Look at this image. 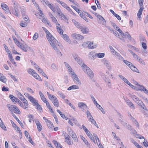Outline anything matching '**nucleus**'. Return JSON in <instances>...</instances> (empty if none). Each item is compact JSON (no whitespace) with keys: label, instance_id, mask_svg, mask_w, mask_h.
Masks as SVG:
<instances>
[{"label":"nucleus","instance_id":"603ef678","mask_svg":"<svg viewBox=\"0 0 148 148\" xmlns=\"http://www.w3.org/2000/svg\"><path fill=\"white\" fill-rule=\"evenodd\" d=\"M72 36H73V37H83L81 35L77 34L76 33H74L72 34Z\"/></svg>","mask_w":148,"mask_h":148},{"label":"nucleus","instance_id":"473e14b6","mask_svg":"<svg viewBox=\"0 0 148 148\" xmlns=\"http://www.w3.org/2000/svg\"><path fill=\"white\" fill-rule=\"evenodd\" d=\"M127 103L132 109L134 108V106L133 104L131 102L128 101L127 102Z\"/></svg>","mask_w":148,"mask_h":148},{"label":"nucleus","instance_id":"09e8293b","mask_svg":"<svg viewBox=\"0 0 148 148\" xmlns=\"http://www.w3.org/2000/svg\"><path fill=\"white\" fill-rule=\"evenodd\" d=\"M45 31L46 34V37H53L52 35L47 30H46Z\"/></svg>","mask_w":148,"mask_h":148},{"label":"nucleus","instance_id":"3c124183","mask_svg":"<svg viewBox=\"0 0 148 148\" xmlns=\"http://www.w3.org/2000/svg\"><path fill=\"white\" fill-rule=\"evenodd\" d=\"M124 36L125 37H131V36L128 32H125L124 34H123L122 36Z\"/></svg>","mask_w":148,"mask_h":148},{"label":"nucleus","instance_id":"c756f323","mask_svg":"<svg viewBox=\"0 0 148 148\" xmlns=\"http://www.w3.org/2000/svg\"><path fill=\"white\" fill-rule=\"evenodd\" d=\"M104 64L106 66L107 68L108 69H110L111 67L110 65L109 62L107 60L104 61Z\"/></svg>","mask_w":148,"mask_h":148},{"label":"nucleus","instance_id":"b1692460","mask_svg":"<svg viewBox=\"0 0 148 148\" xmlns=\"http://www.w3.org/2000/svg\"><path fill=\"white\" fill-rule=\"evenodd\" d=\"M72 21L74 23L75 25L77 27V28H79V27H81V24L75 20L73 19L72 20Z\"/></svg>","mask_w":148,"mask_h":148},{"label":"nucleus","instance_id":"20e7f679","mask_svg":"<svg viewBox=\"0 0 148 148\" xmlns=\"http://www.w3.org/2000/svg\"><path fill=\"white\" fill-rule=\"evenodd\" d=\"M19 47L22 50L25 52H27V50H29L30 52H34L33 50L29 46L26 44L23 45L21 44L19 46Z\"/></svg>","mask_w":148,"mask_h":148},{"label":"nucleus","instance_id":"423d86ee","mask_svg":"<svg viewBox=\"0 0 148 148\" xmlns=\"http://www.w3.org/2000/svg\"><path fill=\"white\" fill-rule=\"evenodd\" d=\"M18 8H13L12 7H10V9L12 13L14 15L17 16H19L20 13L19 11Z\"/></svg>","mask_w":148,"mask_h":148},{"label":"nucleus","instance_id":"e433bc0d","mask_svg":"<svg viewBox=\"0 0 148 148\" xmlns=\"http://www.w3.org/2000/svg\"><path fill=\"white\" fill-rule=\"evenodd\" d=\"M90 121V122L92 124H93L96 127H97V128H98L99 127L98 126V125L97 123L93 119V118H92L90 121Z\"/></svg>","mask_w":148,"mask_h":148},{"label":"nucleus","instance_id":"58836bf2","mask_svg":"<svg viewBox=\"0 0 148 148\" xmlns=\"http://www.w3.org/2000/svg\"><path fill=\"white\" fill-rule=\"evenodd\" d=\"M27 72L29 74L32 75L35 73V71L32 69H29L27 70Z\"/></svg>","mask_w":148,"mask_h":148},{"label":"nucleus","instance_id":"dca6fc26","mask_svg":"<svg viewBox=\"0 0 148 148\" xmlns=\"http://www.w3.org/2000/svg\"><path fill=\"white\" fill-rule=\"evenodd\" d=\"M1 6L2 8L7 12H9L10 10L9 9L8 6L5 4H1Z\"/></svg>","mask_w":148,"mask_h":148},{"label":"nucleus","instance_id":"f8f14e48","mask_svg":"<svg viewBox=\"0 0 148 148\" xmlns=\"http://www.w3.org/2000/svg\"><path fill=\"white\" fill-rule=\"evenodd\" d=\"M12 116H13L15 119L18 122V123L20 125L21 127H23L24 126L23 124V123L21 121L18 119L16 116L15 114H14V113H12Z\"/></svg>","mask_w":148,"mask_h":148},{"label":"nucleus","instance_id":"6e6d98bb","mask_svg":"<svg viewBox=\"0 0 148 148\" xmlns=\"http://www.w3.org/2000/svg\"><path fill=\"white\" fill-rule=\"evenodd\" d=\"M15 130H17V132H18L19 134L21 135V136H22V133L20 128L16 126V127H15Z\"/></svg>","mask_w":148,"mask_h":148},{"label":"nucleus","instance_id":"864d4df0","mask_svg":"<svg viewBox=\"0 0 148 148\" xmlns=\"http://www.w3.org/2000/svg\"><path fill=\"white\" fill-rule=\"evenodd\" d=\"M138 62H140V63L143 65H145V63L144 60H143L142 59L140 58H138V60H137Z\"/></svg>","mask_w":148,"mask_h":148},{"label":"nucleus","instance_id":"f3484780","mask_svg":"<svg viewBox=\"0 0 148 148\" xmlns=\"http://www.w3.org/2000/svg\"><path fill=\"white\" fill-rule=\"evenodd\" d=\"M46 123H47V126L49 128L52 129L53 127L52 123L49 120H47Z\"/></svg>","mask_w":148,"mask_h":148},{"label":"nucleus","instance_id":"393cba45","mask_svg":"<svg viewBox=\"0 0 148 148\" xmlns=\"http://www.w3.org/2000/svg\"><path fill=\"white\" fill-rule=\"evenodd\" d=\"M87 116L88 119L89 121H90L91 119L93 118L90 112L88 110L86 111Z\"/></svg>","mask_w":148,"mask_h":148},{"label":"nucleus","instance_id":"4d7b16f0","mask_svg":"<svg viewBox=\"0 0 148 148\" xmlns=\"http://www.w3.org/2000/svg\"><path fill=\"white\" fill-rule=\"evenodd\" d=\"M2 90L3 91H8L9 90V88L7 87H6L5 86H3L2 88Z\"/></svg>","mask_w":148,"mask_h":148},{"label":"nucleus","instance_id":"2f4dec72","mask_svg":"<svg viewBox=\"0 0 148 148\" xmlns=\"http://www.w3.org/2000/svg\"><path fill=\"white\" fill-rule=\"evenodd\" d=\"M0 80L3 83H5L7 81V79L3 75L1 77H0Z\"/></svg>","mask_w":148,"mask_h":148},{"label":"nucleus","instance_id":"37998d69","mask_svg":"<svg viewBox=\"0 0 148 148\" xmlns=\"http://www.w3.org/2000/svg\"><path fill=\"white\" fill-rule=\"evenodd\" d=\"M21 13L22 14V16H23L26 15V12H25V10L24 8H21Z\"/></svg>","mask_w":148,"mask_h":148},{"label":"nucleus","instance_id":"cd10ccee","mask_svg":"<svg viewBox=\"0 0 148 148\" xmlns=\"http://www.w3.org/2000/svg\"><path fill=\"white\" fill-rule=\"evenodd\" d=\"M130 140L136 147H139V145L138 144V143H137L135 140H134L132 138H130Z\"/></svg>","mask_w":148,"mask_h":148},{"label":"nucleus","instance_id":"4c0bfd02","mask_svg":"<svg viewBox=\"0 0 148 148\" xmlns=\"http://www.w3.org/2000/svg\"><path fill=\"white\" fill-rule=\"evenodd\" d=\"M103 79L104 80L106 83H107L109 84H110V80L108 77H103Z\"/></svg>","mask_w":148,"mask_h":148},{"label":"nucleus","instance_id":"338daca9","mask_svg":"<svg viewBox=\"0 0 148 148\" xmlns=\"http://www.w3.org/2000/svg\"><path fill=\"white\" fill-rule=\"evenodd\" d=\"M63 39L67 42L69 43H71V40H70L69 38H63Z\"/></svg>","mask_w":148,"mask_h":148},{"label":"nucleus","instance_id":"39448f33","mask_svg":"<svg viewBox=\"0 0 148 148\" xmlns=\"http://www.w3.org/2000/svg\"><path fill=\"white\" fill-rule=\"evenodd\" d=\"M71 69V71L70 73L72 75V77L73 79V80L79 84L80 85L81 84V82L79 80L77 75L72 71V69Z\"/></svg>","mask_w":148,"mask_h":148},{"label":"nucleus","instance_id":"680f3d73","mask_svg":"<svg viewBox=\"0 0 148 148\" xmlns=\"http://www.w3.org/2000/svg\"><path fill=\"white\" fill-rule=\"evenodd\" d=\"M90 42V41H87L86 42H84L82 45V46L83 47H86L87 46H88V44Z\"/></svg>","mask_w":148,"mask_h":148},{"label":"nucleus","instance_id":"f257e3e1","mask_svg":"<svg viewBox=\"0 0 148 148\" xmlns=\"http://www.w3.org/2000/svg\"><path fill=\"white\" fill-rule=\"evenodd\" d=\"M72 56L75 60L82 66L84 72L87 74L89 77L93 78L94 76L93 72L83 62L82 59L76 53L73 54Z\"/></svg>","mask_w":148,"mask_h":148},{"label":"nucleus","instance_id":"72a5a7b5","mask_svg":"<svg viewBox=\"0 0 148 148\" xmlns=\"http://www.w3.org/2000/svg\"><path fill=\"white\" fill-rule=\"evenodd\" d=\"M23 17L24 20L26 21L25 22L27 23H29V18L27 16V15L23 16Z\"/></svg>","mask_w":148,"mask_h":148},{"label":"nucleus","instance_id":"1a4fd4ad","mask_svg":"<svg viewBox=\"0 0 148 148\" xmlns=\"http://www.w3.org/2000/svg\"><path fill=\"white\" fill-rule=\"evenodd\" d=\"M78 106L82 110V111L84 110L85 109L87 108L86 105L83 102L79 103H78Z\"/></svg>","mask_w":148,"mask_h":148},{"label":"nucleus","instance_id":"6e6552de","mask_svg":"<svg viewBox=\"0 0 148 148\" xmlns=\"http://www.w3.org/2000/svg\"><path fill=\"white\" fill-rule=\"evenodd\" d=\"M44 1H45V0ZM45 4L50 8L53 12H54L55 11L56 8L53 6L52 4H51L48 1H45Z\"/></svg>","mask_w":148,"mask_h":148},{"label":"nucleus","instance_id":"c9c22d12","mask_svg":"<svg viewBox=\"0 0 148 148\" xmlns=\"http://www.w3.org/2000/svg\"><path fill=\"white\" fill-rule=\"evenodd\" d=\"M66 9L68 10L71 14H73L75 16H76V14L73 12L71 9L68 6H67L66 8Z\"/></svg>","mask_w":148,"mask_h":148},{"label":"nucleus","instance_id":"f03ea898","mask_svg":"<svg viewBox=\"0 0 148 148\" xmlns=\"http://www.w3.org/2000/svg\"><path fill=\"white\" fill-rule=\"evenodd\" d=\"M7 107L8 108L9 110L12 112H13L14 113H17L18 114L21 113V112L18 108L15 105L8 104L7 105Z\"/></svg>","mask_w":148,"mask_h":148},{"label":"nucleus","instance_id":"a211bd4d","mask_svg":"<svg viewBox=\"0 0 148 148\" xmlns=\"http://www.w3.org/2000/svg\"><path fill=\"white\" fill-rule=\"evenodd\" d=\"M105 54L103 53H98L95 54V56L99 58H102L104 56Z\"/></svg>","mask_w":148,"mask_h":148},{"label":"nucleus","instance_id":"aec40b11","mask_svg":"<svg viewBox=\"0 0 148 148\" xmlns=\"http://www.w3.org/2000/svg\"><path fill=\"white\" fill-rule=\"evenodd\" d=\"M130 68L133 71L136 73H139V72L138 69L132 64V65L130 66Z\"/></svg>","mask_w":148,"mask_h":148},{"label":"nucleus","instance_id":"f704fd0d","mask_svg":"<svg viewBox=\"0 0 148 148\" xmlns=\"http://www.w3.org/2000/svg\"><path fill=\"white\" fill-rule=\"evenodd\" d=\"M65 141L69 145H72L73 144L72 139L71 138H70L67 141L65 140Z\"/></svg>","mask_w":148,"mask_h":148},{"label":"nucleus","instance_id":"a19ab883","mask_svg":"<svg viewBox=\"0 0 148 148\" xmlns=\"http://www.w3.org/2000/svg\"><path fill=\"white\" fill-rule=\"evenodd\" d=\"M3 45L6 52L8 53H11V51L8 49V46L5 44H4Z\"/></svg>","mask_w":148,"mask_h":148},{"label":"nucleus","instance_id":"a18cd8bd","mask_svg":"<svg viewBox=\"0 0 148 148\" xmlns=\"http://www.w3.org/2000/svg\"><path fill=\"white\" fill-rule=\"evenodd\" d=\"M90 96L94 104H97V101H96L95 98L92 95H90Z\"/></svg>","mask_w":148,"mask_h":148},{"label":"nucleus","instance_id":"bf43d9fd","mask_svg":"<svg viewBox=\"0 0 148 148\" xmlns=\"http://www.w3.org/2000/svg\"><path fill=\"white\" fill-rule=\"evenodd\" d=\"M29 99L32 103L35 101H36V99H35V98L31 96H30V97H29Z\"/></svg>","mask_w":148,"mask_h":148},{"label":"nucleus","instance_id":"9b49d317","mask_svg":"<svg viewBox=\"0 0 148 148\" xmlns=\"http://www.w3.org/2000/svg\"><path fill=\"white\" fill-rule=\"evenodd\" d=\"M79 28L81 29L82 32L84 34H86L88 32V29L87 28L83 27L81 25V27H79Z\"/></svg>","mask_w":148,"mask_h":148},{"label":"nucleus","instance_id":"13d9d810","mask_svg":"<svg viewBox=\"0 0 148 148\" xmlns=\"http://www.w3.org/2000/svg\"><path fill=\"white\" fill-rule=\"evenodd\" d=\"M64 64L65 65V66H66L67 68L69 70H70V71L71 70V69H72L71 67V66L69 65V64L67 63L66 62H64Z\"/></svg>","mask_w":148,"mask_h":148},{"label":"nucleus","instance_id":"5fc2aeb1","mask_svg":"<svg viewBox=\"0 0 148 148\" xmlns=\"http://www.w3.org/2000/svg\"><path fill=\"white\" fill-rule=\"evenodd\" d=\"M82 139L83 140L85 144L87 145L88 147L89 145H90V144L88 143V141L85 138H82Z\"/></svg>","mask_w":148,"mask_h":148},{"label":"nucleus","instance_id":"c85d7f7f","mask_svg":"<svg viewBox=\"0 0 148 148\" xmlns=\"http://www.w3.org/2000/svg\"><path fill=\"white\" fill-rule=\"evenodd\" d=\"M123 62L125 63L126 64L127 66H129V67H130V66H132V63L130 62L127 61V60H123Z\"/></svg>","mask_w":148,"mask_h":148},{"label":"nucleus","instance_id":"e2e57ef3","mask_svg":"<svg viewBox=\"0 0 148 148\" xmlns=\"http://www.w3.org/2000/svg\"><path fill=\"white\" fill-rule=\"evenodd\" d=\"M140 42L141 43H142V42L147 43V41L145 39V38H141L140 39Z\"/></svg>","mask_w":148,"mask_h":148},{"label":"nucleus","instance_id":"774afa93","mask_svg":"<svg viewBox=\"0 0 148 148\" xmlns=\"http://www.w3.org/2000/svg\"><path fill=\"white\" fill-rule=\"evenodd\" d=\"M82 128L84 130V131H85V132L86 133L87 132H88V131H89V130L86 128V127L84 125H82Z\"/></svg>","mask_w":148,"mask_h":148},{"label":"nucleus","instance_id":"2eb2a0df","mask_svg":"<svg viewBox=\"0 0 148 148\" xmlns=\"http://www.w3.org/2000/svg\"><path fill=\"white\" fill-rule=\"evenodd\" d=\"M93 42H92L90 41L88 46V48L89 49H92L95 48L97 47L96 45H93Z\"/></svg>","mask_w":148,"mask_h":148},{"label":"nucleus","instance_id":"69168bd1","mask_svg":"<svg viewBox=\"0 0 148 148\" xmlns=\"http://www.w3.org/2000/svg\"><path fill=\"white\" fill-rule=\"evenodd\" d=\"M71 7L73 8L76 11V12H78V11H80V10H79L78 8L75 6L73 5H71Z\"/></svg>","mask_w":148,"mask_h":148},{"label":"nucleus","instance_id":"79ce46f5","mask_svg":"<svg viewBox=\"0 0 148 148\" xmlns=\"http://www.w3.org/2000/svg\"><path fill=\"white\" fill-rule=\"evenodd\" d=\"M57 29L59 33L60 34L63 35V31L60 27L57 26Z\"/></svg>","mask_w":148,"mask_h":148},{"label":"nucleus","instance_id":"412c9836","mask_svg":"<svg viewBox=\"0 0 148 148\" xmlns=\"http://www.w3.org/2000/svg\"><path fill=\"white\" fill-rule=\"evenodd\" d=\"M10 99L12 100V102L14 104L16 103V101L17 98L16 97L13 95H9Z\"/></svg>","mask_w":148,"mask_h":148},{"label":"nucleus","instance_id":"8fccbe9b","mask_svg":"<svg viewBox=\"0 0 148 148\" xmlns=\"http://www.w3.org/2000/svg\"><path fill=\"white\" fill-rule=\"evenodd\" d=\"M58 93L60 97H61L63 99H64V98H65L66 96L62 92L59 91L58 92Z\"/></svg>","mask_w":148,"mask_h":148},{"label":"nucleus","instance_id":"4be33fe9","mask_svg":"<svg viewBox=\"0 0 148 148\" xmlns=\"http://www.w3.org/2000/svg\"><path fill=\"white\" fill-rule=\"evenodd\" d=\"M32 75L38 80H42L41 78L40 77L39 75H38L35 71V73H34L33 74H32Z\"/></svg>","mask_w":148,"mask_h":148},{"label":"nucleus","instance_id":"c03bdc74","mask_svg":"<svg viewBox=\"0 0 148 148\" xmlns=\"http://www.w3.org/2000/svg\"><path fill=\"white\" fill-rule=\"evenodd\" d=\"M109 48L111 50V51L113 55H114V54L116 53L117 52L115 51V50L113 48L112 46H110Z\"/></svg>","mask_w":148,"mask_h":148},{"label":"nucleus","instance_id":"a878e982","mask_svg":"<svg viewBox=\"0 0 148 148\" xmlns=\"http://www.w3.org/2000/svg\"><path fill=\"white\" fill-rule=\"evenodd\" d=\"M53 142L54 143L56 148H62L61 145L56 140H53Z\"/></svg>","mask_w":148,"mask_h":148},{"label":"nucleus","instance_id":"0e129e2a","mask_svg":"<svg viewBox=\"0 0 148 148\" xmlns=\"http://www.w3.org/2000/svg\"><path fill=\"white\" fill-rule=\"evenodd\" d=\"M143 0H138V3L140 7L142 6L143 5Z\"/></svg>","mask_w":148,"mask_h":148},{"label":"nucleus","instance_id":"de8ad7c7","mask_svg":"<svg viewBox=\"0 0 148 148\" xmlns=\"http://www.w3.org/2000/svg\"><path fill=\"white\" fill-rule=\"evenodd\" d=\"M0 127L3 130H6V127L4 125V124L3 123L2 121L0 125Z\"/></svg>","mask_w":148,"mask_h":148},{"label":"nucleus","instance_id":"7c9ffc66","mask_svg":"<svg viewBox=\"0 0 148 148\" xmlns=\"http://www.w3.org/2000/svg\"><path fill=\"white\" fill-rule=\"evenodd\" d=\"M27 23L23 21H21L20 24L21 26L23 27H25L27 26Z\"/></svg>","mask_w":148,"mask_h":148},{"label":"nucleus","instance_id":"bb28decb","mask_svg":"<svg viewBox=\"0 0 148 148\" xmlns=\"http://www.w3.org/2000/svg\"><path fill=\"white\" fill-rule=\"evenodd\" d=\"M118 59L120 60H124L123 58L118 53L116 52V53L114 55Z\"/></svg>","mask_w":148,"mask_h":148},{"label":"nucleus","instance_id":"5701e85b","mask_svg":"<svg viewBox=\"0 0 148 148\" xmlns=\"http://www.w3.org/2000/svg\"><path fill=\"white\" fill-rule=\"evenodd\" d=\"M54 99H55V100L53 101V103L56 107H58L59 106L58 100L56 96Z\"/></svg>","mask_w":148,"mask_h":148},{"label":"nucleus","instance_id":"49530a36","mask_svg":"<svg viewBox=\"0 0 148 148\" xmlns=\"http://www.w3.org/2000/svg\"><path fill=\"white\" fill-rule=\"evenodd\" d=\"M130 115L132 117V118H133V119L132 120V121H133V122L134 123L136 126V127H138L139 125L137 121L132 116L131 114H130Z\"/></svg>","mask_w":148,"mask_h":148},{"label":"nucleus","instance_id":"4468645a","mask_svg":"<svg viewBox=\"0 0 148 148\" xmlns=\"http://www.w3.org/2000/svg\"><path fill=\"white\" fill-rule=\"evenodd\" d=\"M57 111L60 114L62 118L66 119V120H67L68 119V118L63 113V112H61L59 110H57Z\"/></svg>","mask_w":148,"mask_h":148},{"label":"nucleus","instance_id":"7ed1b4c3","mask_svg":"<svg viewBox=\"0 0 148 148\" xmlns=\"http://www.w3.org/2000/svg\"><path fill=\"white\" fill-rule=\"evenodd\" d=\"M47 38L50 45L54 48V49L57 51L58 49L56 47L55 44H56V42H58V41L55 38Z\"/></svg>","mask_w":148,"mask_h":148},{"label":"nucleus","instance_id":"0eeeda50","mask_svg":"<svg viewBox=\"0 0 148 148\" xmlns=\"http://www.w3.org/2000/svg\"><path fill=\"white\" fill-rule=\"evenodd\" d=\"M34 121L37 126L38 131L39 132L41 131L42 129V126L41 124L38 119H35Z\"/></svg>","mask_w":148,"mask_h":148},{"label":"nucleus","instance_id":"6ab92c4d","mask_svg":"<svg viewBox=\"0 0 148 148\" xmlns=\"http://www.w3.org/2000/svg\"><path fill=\"white\" fill-rule=\"evenodd\" d=\"M71 134V136L74 141H75L78 142V139L77 137V136L74 133L73 131L72 132Z\"/></svg>","mask_w":148,"mask_h":148},{"label":"nucleus","instance_id":"9d476101","mask_svg":"<svg viewBox=\"0 0 148 148\" xmlns=\"http://www.w3.org/2000/svg\"><path fill=\"white\" fill-rule=\"evenodd\" d=\"M29 104L28 101L23 102L20 103V106L24 109L28 108Z\"/></svg>","mask_w":148,"mask_h":148},{"label":"nucleus","instance_id":"052dcab7","mask_svg":"<svg viewBox=\"0 0 148 148\" xmlns=\"http://www.w3.org/2000/svg\"><path fill=\"white\" fill-rule=\"evenodd\" d=\"M142 47L144 49H146L147 48V46L146 45V43L145 42H142L141 43Z\"/></svg>","mask_w":148,"mask_h":148},{"label":"nucleus","instance_id":"ddd939ff","mask_svg":"<svg viewBox=\"0 0 148 148\" xmlns=\"http://www.w3.org/2000/svg\"><path fill=\"white\" fill-rule=\"evenodd\" d=\"M79 87L78 86L75 85H73L67 88L68 90H70L72 89H79Z\"/></svg>","mask_w":148,"mask_h":148},{"label":"nucleus","instance_id":"ea45409f","mask_svg":"<svg viewBox=\"0 0 148 148\" xmlns=\"http://www.w3.org/2000/svg\"><path fill=\"white\" fill-rule=\"evenodd\" d=\"M13 39L14 40L15 43L16 45H18L19 47V46L21 44H20L19 41L17 40V39L16 38H13Z\"/></svg>","mask_w":148,"mask_h":148}]
</instances>
